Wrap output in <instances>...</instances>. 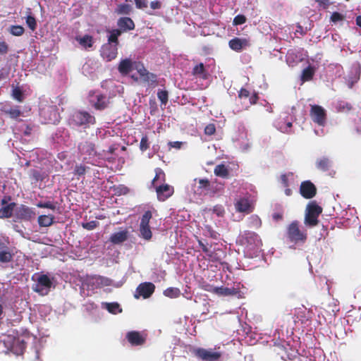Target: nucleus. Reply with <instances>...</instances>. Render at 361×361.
<instances>
[{"instance_id": "f257e3e1", "label": "nucleus", "mask_w": 361, "mask_h": 361, "mask_svg": "<svg viewBox=\"0 0 361 361\" xmlns=\"http://www.w3.org/2000/svg\"><path fill=\"white\" fill-rule=\"evenodd\" d=\"M0 343H2L6 348L5 353L11 351L13 354L20 355L25 349L24 341L11 335L4 336L1 338Z\"/></svg>"}, {"instance_id": "f03ea898", "label": "nucleus", "mask_w": 361, "mask_h": 361, "mask_svg": "<svg viewBox=\"0 0 361 361\" xmlns=\"http://www.w3.org/2000/svg\"><path fill=\"white\" fill-rule=\"evenodd\" d=\"M287 238L295 244L304 243L307 239V233L300 228L298 222L291 223L287 228Z\"/></svg>"}, {"instance_id": "7ed1b4c3", "label": "nucleus", "mask_w": 361, "mask_h": 361, "mask_svg": "<svg viewBox=\"0 0 361 361\" xmlns=\"http://www.w3.org/2000/svg\"><path fill=\"white\" fill-rule=\"evenodd\" d=\"M238 242L245 246L247 251L258 250L261 245V240L258 235L253 232H245L239 237Z\"/></svg>"}, {"instance_id": "20e7f679", "label": "nucleus", "mask_w": 361, "mask_h": 361, "mask_svg": "<svg viewBox=\"0 0 361 361\" xmlns=\"http://www.w3.org/2000/svg\"><path fill=\"white\" fill-rule=\"evenodd\" d=\"M322 209L315 202L310 203L306 208L305 224L309 226H314L318 224V217L322 213Z\"/></svg>"}, {"instance_id": "39448f33", "label": "nucleus", "mask_w": 361, "mask_h": 361, "mask_svg": "<svg viewBox=\"0 0 361 361\" xmlns=\"http://www.w3.org/2000/svg\"><path fill=\"white\" fill-rule=\"evenodd\" d=\"M53 282L51 279L47 275L37 276L36 283L33 286V290L42 295L48 294L51 287Z\"/></svg>"}, {"instance_id": "423d86ee", "label": "nucleus", "mask_w": 361, "mask_h": 361, "mask_svg": "<svg viewBox=\"0 0 361 361\" xmlns=\"http://www.w3.org/2000/svg\"><path fill=\"white\" fill-rule=\"evenodd\" d=\"M152 219V213L147 211L142 216L140 226L139 235L141 238L146 240H149L152 237V232L149 225V221Z\"/></svg>"}, {"instance_id": "0eeeda50", "label": "nucleus", "mask_w": 361, "mask_h": 361, "mask_svg": "<svg viewBox=\"0 0 361 361\" xmlns=\"http://www.w3.org/2000/svg\"><path fill=\"white\" fill-rule=\"evenodd\" d=\"M134 68L137 71V73L139 74V76H132L135 80L139 81L140 82H149L154 81V75L147 72V71L145 69L142 64L135 63L134 64Z\"/></svg>"}, {"instance_id": "6e6552de", "label": "nucleus", "mask_w": 361, "mask_h": 361, "mask_svg": "<svg viewBox=\"0 0 361 361\" xmlns=\"http://www.w3.org/2000/svg\"><path fill=\"white\" fill-rule=\"evenodd\" d=\"M73 121L76 125L86 127L94 123V118L86 111H77L73 115Z\"/></svg>"}, {"instance_id": "1a4fd4ad", "label": "nucleus", "mask_w": 361, "mask_h": 361, "mask_svg": "<svg viewBox=\"0 0 361 361\" xmlns=\"http://www.w3.org/2000/svg\"><path fill=\"white\" fill-rule=\"evenodd\" d=\"M118 50L116 44L111 43L104 44L101 49V56L106 61H111L117 56Z\"/></svg>"}, {"instance_id": "9d476101", "label": "nucleus", "mask_w": 361, "mask_h": 361, "mask_svg": "<svg viewBox=\"0 0 361 361\" xmlns=\"http://www.w3.org/2000/svg\"><path fill=\"white\" fill-rule=\"evenodd\" d=\"M236 211L242 213H250L253 210V202L248 197H240L235 202Z\"/></svg>"}, {"instance_id": "9b49d317", "label": "nucleus", "mask_w": 361, "mask_h": 361, "mask_svg": "<svg viewBox=\"0 0 361 361\" xmlns=\"http://www.w3.org/2000/svg\"><path fill=\"white\" fill-rule=\"evenodd\" d=\"M155 286L152 283H143L137 288L135 298H138L142 296L143 298H149L154 291Z\"/></svg>"}, {"instance_id": "f8f14e48", "label": "nucleus", "mask_w": 361, "mask_h": 361, "mask_svg": "<svg viewBox=\"0 0 361 361\" xmlns=\"http://www.w3.org/2000/svg\"><path fill=\"white\" fill-rule=\"evenodd\" d=\"M192 190L194 193L198 195L207 194L210 187V183L207 179H197L193 180Z\"/></svg>"}, {"instance_id": "ddd939ff", "label": "nucleus", "mask_w": 361, "mask_h": 361, "mask_svg": "<svg viewBox=\"0 0 361 361\" xmlns=\"http://www.w3.org/2000/svg\"><path fill=\"white\" fill-rule=\"evenodd\" d=\"M195 353L204 361H216L221 356L218 352L203 348L197 349Z\"/></svg>"}, {"instance_id": "4468645a", "label": "nucleus", "mask_w": 361, "mask_h": 361, "mask_svg": "<svg viewBox=\"0 0 361 361\" xmlns=\"http://www.w3.org/2000/svg\"><path fill=\"white\" fill-rule=\"evenodd\" d=\"M41 115L44 118L47 123L56 124L59 121V114L53 106L42 109L41 111Z\"/></svg>"}, {"instance_id": "2eb2a0df", "label": "nucleus", "mask_w": 361, "mask_h": 361, "mask_svg": "<svg viewBox=\"0 0 361 361\" xmlns=\"http://www.w3.org/2000/svg\"><path fill=\"white\" fill-rule=\"evenodd\" d=\"M311 118L317 123L323 126L326 121L324 109L319 106H312L311 109Z\"/></svg>"}, {"instance_id": "dca6fc26", "label": "nucleus", "mask_w": 361, "mask_h": 361, "mask_svg": "<svg viewBox=\"0 0 361 361\" xmlns=\"http://www.w3.org/2000/svg\"><path fill=\"white\" fill-rule=\"evenodd\" d=\"M228 44L229 47L235 51H240L250 45L247 39L238 37L230 40Z\"/></svg>"}, {"instance_id": "f3484780", "label": "nucleus", "mask_w": 361, "mask_h": 361, "mask_svg": "<svg viewBox=\"0 0 361 361\" xmlns=\"http://www.w3.org/2000/svg\"><path fill=\"white\" fill-rule=\"evenodd\" d=\"M300 191L304 197L311 198L314 196L316 188L310 181H305L301 183Z\"/></svg>"}, {"instance_id": "a211bd4d", "label": "nucleus", "mask_w": 361, "mask_h": 361, "mask_svg": "<svg viewBox=\"0 0 361 361\" xmlns=\"http://www.w3.org/2000/svg\"><path fill=\"white\" fill-rule=\"evenodd\" d=\"M90 102L97 109H103L106 106V98L99 94H92L90 96Z\"/></svg>"}, {"instance_id": "6ab92c4d", "label": "nucleus", "mask_w": 361, "mask_h": 361, "mask_svg": "<svg viewBox=\"0 0 361 361\" xmlns=\"http://www.w3.org/2000/svg\"><path fill=\"white\" fill-rule=\"evenodd\" d=\"M126 338L128 342L133 345H142L145 343L144 336L137 331H130L127 334Z\"/></svg>"}, {"instance_id": "aec40b11", "label": "nucleus", "mask_w": 361, "mask_h": 361, "mask_svg": "<svg viewBox=\"0 0 361 361\" xmlns=\"http://www.w3.org/2000/svg\"><path fill=\"white\" fill-rule=\"evenodd\" d=\"M173 192V189L169 185H164L157 188V193L158 199L164 201L170 197Z\"/></svg>"}, {"instance_id": "412c9836", "label": "nucleus", "mask_w": 361, "mask_h": 361, "mask_svg": "<svg viewBox=\"0 0 361 361\" xmlns=\"http://www.w3.org/2000/svg\"><path fill=\"white\" fill-rule=\"evenodd\" d=\"M18 216L22 219L30 221L35 217V213L32 209L22 206L18 209Z\"/></svg>"}, {"instance_id": "4be33fe9", "label": "nucleus", "mask_w": 361, "mask_h": 361, "mask_svg": "<svg viewBox=\"0 0 361 361\" xmlns=\"http://www.w3.org/2000/svg\"><path fill=\"white\" fill-rule=\"evenodd\" d=\"M75 40L80 44V46L83 49H87L92 47L94 40L90 35H78L75 37Z\"/></svg>"}, {"instance_id": "5701e85b", "label": "nucleus", "mask_w": 361, "mask_h": 361, "mask_svg": "<svg viewBox=\"0 0 361 361\" xmlns=\"http://www.w3.org/2000/svg\"><path fill=\"white\" fill-rule=\"evenodd\" d=\"M133 67L134 64L133 62L130 59H126L120 61L118 68L121 74L126 75L129 73Z\"/></svg>"}, {"instance_id": "b1692460", "label": "nucleus", "mask_w": 361, "mask_h": 361, "mask_svg": "<svg viewBox=\"0 0 361 361\" xmlns=\"http://www.w3.org/2000/svg\"><path fill=\"white\" fill-rule=\"evenodd\" d=\"M118 26L123 31L131 30L135 27L133 21L127 17L121 18L118 21Z\"/></svg>"}, {"instance_id": "393cba45", "label": "nucleus", "mask_w": 361, "mask_h": 361, "mask_svg": "<svg viewBox=\"0 0 361 361\" xmlns=\"http://www.w3.org/2000/svg\"><path fill=\"white\" fill-rule=\"evenodd\" d=\"M214 290V294L219 296H230V295H235L238 293V291L235 288H230L227 287H216V289H213Z\"/></svg>"}, {"instance_id": "a878e982", "label": "nucleus", "mask_w": 361, "mask_h": 361, "mask_svg": "<svg viewBox=\"0 0 361 361\" xmlns=\"http://www.w3.org/2000/svg\"><path fill=\"white\" fill-rule=\"evenodd\" d=\"M102 307L106 309L109 313L116 314L122 312V309L117 302H102Z\"/></svg>"}, {"instance_id": "bb28decb", "label": "nucleus", "mask_w": 361, "mask_h": 361, "mask_svg": "<svg viewBox=\"0 0 361 361\" xmlns=\"http://www.w3.org/2000/svg\"><path fill=\"white\" fill-rule=\"evenodd\" d=\"M331 161L325 157L319 158L316 161L317 168L322 171H327L331 166Z\"/></svg>"}, {"instance_id": "cd10ccee", "label": "nucleus", "mask_w": 361, "mask_h": 361, "mask_svg": "<svg viewBox=\"0 0 361 361\" xmlns=\"http://www.w3.org/2000/svg\"><path fill=\"white\" fill-rule=\"evenodd\" d=\"M127 238V232L126 231H121L116 232L111 236V241L115 244L122 243Z\"/></svg>"}, {"instance_id": "c85d7f7f", "label": "nucleus", "mask_w": 361, "mask_h": 361, "mask_svg": "<svg viewBox=\"0 0 361 361\" xmlns=\"http://www.w3.org/2000/svg\"><path fill=\"white\" fill-rule=\"evenodd\" d=\"M15 204L11 203L2 207L0 209V218H8L10 217L13 213Z\"/></svg>"}, {"instance_id": "c756f323", "label": "nucleus", "mask_w": 361, "mask_h": 361, "mask_svg": "<svg viewBox=\"0 0 361 361\" xmlns=\"http://www.w3.org/2000/svg\"><path fill=\"white\" fill-rule=\"evenodd\" d=\"M302 61L300 56H298L293 51H289L286 56V61L289 66H293L298 62Z\"/></svg>"}, {"instance_id": "7c9ffc66", "label": "nucleus", "mask_w": 361, "mask_h": 361, "mask_svg": "<svg viewBox=\"0 0 361 361\" xmlns=\"http://www.w3.org/2000/svg\"><path fill=\"white\" fill-rule=\"evenodd\" d=\"M54 216L52 215H40L38 217V224L40 226L47 227L52 224Z\"/></svg>"}, {"instance_id": "2f4dec72", "label": "nucleus", "mask_w": 361, "mask_h": 361, "mask_svg": "<svg viewBox=\"0 0 361 361\" xmlns=\"http://www.w3.org/2000/svg\"><path fill=\"white\" fill-rule=\"evenodd\" d=\"M214 174L221 178H226L228 176V169L224 164L217 165L214 169Z\"/></svg>"}, {"instance_id": "473e14b6", "label": "nucleus", "mask_w": 361, "mask_h": 361, "mask_svg": "<svg viewBox=\"0 0 361 361\" xmlns=\"http://www.w3.org/2000/svg\"><path fill=\"white\" fill-rule=\"evenodd\" d=\"M121 31L118 29H115L109 31L108 36V43L116 44L117 47L118 37L121 35Z\"/></svg>"}, {"instance_id": "72a5a7b5", "label": "nucleus", "mask_w": 361, "mask_h": 361, "mask_svg": "<svg viewBox=\"0 0 361 361\" xmlns=\"http://www.w3.org/2000/svg\"><path fill=\"white\" fill-rule=\"evenodd\" d=\"M132 7L128 4H121L118 5L116 8V13L120 15L128 14L131 11Z\"/></svg>"}, {"instance_id": "f704fd0d", "label": "nucleus", "mask_w": 361, "mask_h": 361, "mask_svg": "<svg viewBox=\"0 0 361 361\" xmlns=\"http://www.w3.org/2000/svg\"><path fill=\"white\" fill-rule=\"evenodd\" d=\"M180 294V291L177 288H169L164 291V295L171 298H178Z\"/></svg>"}, {"instance_id": "c9c22d12", "label": "nucleus", "mask_w": 361, "mask_h": 361, "mask_svg": "<svg viewBox=\"0 0 361 361\" xmlns=\"http://www.w3.org/2000/svg\"><path fill=\"white\" fill-rule=\"evenodd\" d=\"M314 73V70L312 67L309 66L305 68L302 74V80L303 82L310 80Z\"/></svg>"}, {"instance_id": "e433bc0d", "label": "nucleus", "mask_w": 361, "mask_h": 361, "mask_svg": "<svg viewBox=\"0 0 361 361\" xmlns=\"http://www.w3.org/2000/svg\"><path fill=\"white\" fill-rule=\"evenodd\" d=\"M98 279H100V276H93L87 278V281L88 285L91 286L92 288H101L100 282Z\"/></svg>"}, {"instance_id": "4c0bfd02", "label": "nucleus", "mask_w": 361, "mask_h": 361, "mask_svg": "<svg viewBox=\"0 0 361 361\" xmlns=\"http://www.w3.org/2000/svg\"><path fill=\"white\" fill-rule=\"evenodd\" d=\"M12 259V254L7 250L0 251V262H8Z\"/></svg>"}, {"instance_id": "58836bf2", "label": "nucleus", "mask_w": 361, "mask_h": 361, "mask_svg": "<svg viewBox=\"0 0 361 361\" xmlns=\"http://www.w3.org/2000/svg\"><path fill=\"white\" fill-rule=\"evenodd\" d=\"M10 32L14 36H21L24 32V28L20 25H12Z\"/></svg>"}, {"instance_id": "ea45409f", "label": "nucleus", "mask_w": 361, "mask_h": 361, "mask_svg": "<svg viewBox=\"0 0 361 361\" xmlns=\"http://www.w3.org/2000/svg\"><path fill=\"white\" fill-rule=\"evenodd\" d=\"M26 23L30 30H35L37 26V23L34 17L27 16L26 17Z\"/></svg>"}, {"instance_id": "a19ab883", "label": "nucleus", "mask_w": 361, "mask_h": 361, "mask_svg": "<svg viewBox=\"0 0 361 361\" xmlns=\"http://www.w3.org/2000/svg\"><path fill=\"white\" fill-rule=\"evenodd\" d=\"M86 168L84 166L78 165L76 166L74 170L75 176H77L78 178L83 176L85 173Z\"/></svg>"}, {"instance_id": "79ce46f5", "label": "nucleus", "mask_w": 361, "mask_h": 361, "mask_svg": "<svg viewBox=\"0 0 361 361\" xmlns=\"http://www.w3.org/2000/svg\"><path fill=\"white\" fill-rule=\"evenodd\" d=\"M157 96L162 104H166V102L168 101V92L166 91H164V90L159 91Z\"/></svg>"}, {"instance_id": "37998d69", "label": "nucleus", "mask_w": 361, "mask_h": 361, "mask_svg": "<svg viewBox=\"0 0 361 361\" xmlns=\"http://www.w3.org/2000/svg\"><path fill=\"white\" fill-rule=\"evenodd\" d=\"M13 97L15 99L18 100V102L23 101V94L21 90L18 87H15L13 90Z\"/></svg>"}, {"instance_id": "c03bdc74", "label": "nucleus", "mask_w": 361, "mask_h": 361, "mask_svg": "<svg viewBox=\"0 0 361 361\" xmlns=\"http://www.w3.org/2000/svg\"><path fill=\"white\" fill-rule=\"evenodd\" d=\"M6 112L13 118H18L20 114V111L16 108H11L8 110H6Z\"/></svg>"}, {"instance_id": "a18cd8bd", "label": "nucleus", "mask_w": 361, "mask_h": 361, "mask_svg": "<svg viewBox=\"0 0 361 361\" xmlns=\"http://www.w3.org/2000/svg\"><path fill=\"white\" fill-rule=\"evenodd\" d=\"M204 73V65L202 63H200L195 66L193 68V74L196 75H201Z\"/></svg>"}, {"instance_id": "49530a36", "label": "nucleus", "mask_w": 361, "mask_h": 361, "mask_svg": "<svg viewBox=\"0 0 361 361\" xmlns=\"http://www.w3.org/2000/svg\"><path fill=\"white\" fill-rule=\"evenodd\" d=\"M148 147H149L148 138L147 136H144L141 139L140 144V148L142 151H145Z\"/></svg>"}, {"instance_id": "de8ad7c7", "label": "nucleus", "mask_w": 361, "mask_h": 361, "mask_svg": "<svg viewBox=\"0 0 361 361\" xmlns=\"http://www.w3.org/2000/svg\"><path fill=\"white\" fill-rule=\"evenodd\" d=\"M216 131L215 126L212 123L207 125L204 128V133L207 135H212Z\"/></svg>"}, {"instance_id": "09e8293b", "label": "nucleus", "mask_w": 361, "mask_h": 361, "mask_svg": "<svg viewBox=\"0 0 361 361\" xmlns=\"http://www.w3.org/2000/svg\"><path fill=\"white\" fill-rule=\"evenodd\" d=\"M99 282H100V287L108 286L111 284V281L106 277L100 276V279H98Z\"/></svg>"}, {"instance_id": "8fccbe9b", "label": "nucleus", "mask_w": 361, "mask_h": 361, "mask_svg": "<svg viewBox=\"0 0 361 361\" xmlns=\"http://www.w3.org/2000/svg\"><path fill=\"white\" fill-rule=\"evenodd\" d=\"M246 20V18L244 16L238 15L236 17H235L233 20V24L234 25H241L243 24Z\"/></svg>"}, {"instance_id": "3c124183", "label": "nucleus", "mask_w": 361, "mask_h": 361, "mask_svg": "<svg viewBox=\"0 0 361 361\" xmlns=\"http://www.w3.org/2000/svg\"><path fill=\"white\" fill-rule=\"evenodd\" d=\"M156 176L153 180V184H154V183L158 180V179H161L163 180L164 178V172L162 171L161 169H156Z\"/></svg>"}, {"instance_id": "603ef678", "label": "nucleus", "mask_w": 361, "mask_h": 361, "mask_svg": "<svg viewBox=\"0 0 361 361\" xmlns=\"http://www.w3.org/2000/svg\"><path fill=\"white\" fill-rule=\"evenodd\" d=\"M156 176L153 180V184H154V183L158 180V179H161L163 180L164 178V172L162 171L161 169H156Z\"/></svg>"}, {"instance_id": "864d4df0", "label": "nucleus", "mask_w": 361, "mask_h": 361, "mask_svg": "<svg viewBox=\"0 0 361 361\" xmlns=\"http://www.w3.org/2000/svg\"><path fill=\"white\" fill-rule=\"evenodd\" d=\"M135 2L137 8L142 9L147 7V2L146 0H135Z\"/></svg>"}, {"instance_id": "5fc2aeb1", "label": "nucleus", "mask_w": 361, "mask_h": 361, "mask_svg": "<svg viewBox=\"0 0 361 361\" xmlns=\"http://www.w3.org/2000/svg\"><path fill=\"white\" fill-rule=\"evenodd\" d=\"M291 127L292 123L290 122H288L284 126H279L278 128L283 133H288Z\"/></svg>"}, {"instance_id": "6e6d98bb", "label": "nucleus", "mask_w": 361, "mask_h": 361, "mask_svg": "<svg viewBox=\"0 0 361 361\" xmlns=\"http://www.w3.org/2000/svg\"><path fill=\"white\" fill-rule=\"evenodd\" d=\"M214 213L216 214L217 216H222L224 213V209L222 206L216 205L212 209Z\"/></svg>"}, {"instance_id": "4d7b16f0", "label": "nucleus", "mask_w": 361, "mask_h": 361, "mask_svg": "<svg viewBox=\"0 0 361 361\" xmlns=\"http://www.w3.org/2000/svg\"><path fill=\"white\" fill-rule=\"evenodd\" d=\"M37 207L41 208H49L53 210L55 209V206L51 202L39 203L37 204Z\"/></svg>"}, {"instance_id": "13d9d810", "label": "nucleus", "mask_w": 361, "mask_h": 361, "mask_svg": "<svg viewBox=\"0 0 361 361\" xmlns=\"http://www.w3.org/2000/svg\"><path fill=\"white\" fill-rule=\"evenodd\" d=\"M331 19L333 22H338L343 20V16L338 13H334L331 15Z\"/></svg>"}, {"instance_id": "bf43d9fd", "label": "nucleus", "mask_w": 361, "mask_h": 361, "mask_svg": "<svg viewBox=\"0 0 361 361\" xmlns=\"http://www.w3.org/2000/svg\"><path fill=\"white\" fill-rule=\"evenodd\" d=\"M8 51V45L4 42H0V54H4Z\"/></svg>"}, {"instance_id": "052dcab7", "label": "nucleus", "mask_w": 361, "mask_h": 361, "mask_svg": "<svg viewBox=\"0 0 361 361\" xmlns=\"http://www.w3.org/2000/svg\"><path fill=\"white\" fill-rule=\"evenodd\" d=\"M251 220L252 221L253 226L259 227L261 224L260 219L257 216H252Z\"/></svg>"}, {"instance_id": "680f3d73", "label": "nucleus", "mask_w": 361, "mask_h": 361, "mask_svg": "<svg viewBox=\"0 0 361 361\" xmlns=\"http://www.w3.org/2000/svg\"><path fill=\"white\" fill-rule=\"evenodd\" d=\"M161 4L159 1H153L150 3V7L152 9H159L161 8Z\"/></svg>"}, {"instance_id": "e2e57ef3", "label": "nucleus", "mask_w": 361, "mask_h": 361, "mask_svg": "<svg viewBox=\"0 0 361 361\" xmlns=\"http://www.w3.org/2000/svg\"><path fill=\"white\" fill-rule=\"evenodd\" d=\"M95 226H96L95 221H91V222L87 223L86 224L83 225V227L88 230L93 229Z\"/></svg>"}, {"instance_id": "0e129e2a", "label": "nucleus", "mask_w": 361, "mask_h": 361, "mask_svg": "<svg viewBox=\"0 0 361 361\" xmlns=\"http://www.w3.org/2000/svg\"><path fill=\"white\" fill-rule=\"evenodd\" d=\"M239 97L240 98H243V97L247 98L249 97V92L245 89H242L239 92Z\"/></svg>"}, {"instance_id": "69168bd1", "label": "nucleus", "mask_w": 361, "mask_h": 361, "mask_svg": "<svg viewBox=\"0 0 361 361\" xmlns=\"http://www.w3.org/2000/svg\"><path fill=\"white\" fill-rule=\"evenodd\" d=\"M169 145L171 147L180 149L181 145H183V143L181 142L176 141V142H170Z\"/></svg>"}, {"instance_id": "338daca9", "label": "nucleus", "mask_w": 361, "mask_h": 361, "mask_svg": "<svg viewBox=\"0 0 361 361\" xmlns=\"http://www.w3.org/2000/svg\"><path fill=\"white\" fill-rule=\"evenodd\" d=\"M213 289H216V287L212 285H206L204 286L205 290L214 293V290Z\"/></svg>"}, {"instance_id": "774afa93", "label": "nucleus", "mask_w": 361, "mask_h": 361, "mask_svg": "<svg viewBox=\"0 0 361 361\" xmlns=\"http://www.w3.org/2000/svg\"><path fill=\"white\" fill-rule=\"evenodd\" d=\"M199 244H200V247H202V250H203L204 252H208V251H209V250H208V248H207V245H205L202 242L199 241Z\"/></svg>"}]
</instances>
